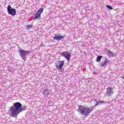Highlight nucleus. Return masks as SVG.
<instances>
[{
    "mask_svg": "<svg viewBox=\"0 0 124 124\" xmlns=\"http://www.w3.org/2000/svg\"><path fill=\"white\" fill-rule=\"evenodd\" d=\"M40 14H38L37 13L36 14L34 20H36V19H38V18H40L41 17Z\"/></svg>",
    "mask_w": 124,
    "mask_h": 124,
    "instance_id": "12",
    "label": "nucleus"
},
{
    "mask_svg": "<svg viewBox=\"0 0 124 124\" xmlns=\"http://www.w3.org/2000/svg\"><path fill=\"white\" fill-rule=\"evenodd\" d=\"M19 53H20V57L22 58L23 60H26L27 57H26L28 54H29V51L24 50L23 49H21L19 51Z\"/></svg>",
    "mask_w": 124,
    "mask_h": 124,
    "instance_id": "4",
    "label": "nucleus"
},
{
    "mask_svg": "<svg viewBox=\"0 0 124 124\" xmlns=\"http://www.w3.org/2000/svg\"><path fill=\"white\" fill-rule=\"evenodd\" d=\"M64 37V36H60L58 35L57 34H55V36L53 37V39H55L56 40L59 41V40H62V38H63Z\"/></svg>",
    "mask_w": 124,
    "mask_h": 124,
    "instance_id": "8",
    "label": "nucleus"
},
{
    "mask_svg": "<svg viewBox=\"0 0 124 124\" xmlns=\"http://www.w3.org/2000/svg\"><path fill=\"white\" fill-rule=\"evenodd\" d=\"M27 109V107H22V104L20 102H16L13 104L8 111V114L13 118H17L18 115L22 112Z\"/></svg>",
    "mask_w": 124,
    "mask_h": 124,
    "instance_id": "1",
    "label": "nucleus"
},
{
    "mask_svg": "<svg viewBox=\"0 0 124 124\" xmlns=\"http://www.w3.org/2000/svg\"><path fill=\"white\" fill-rule=\"evenodd\" d=\"M108 56H113L114 55V53H113L112 52H111L110 51H108Z\"/></svg>",
    "mask_w": 124,
    "mask_h": 124,
    "instance_id": "17",
    "label": "nucleus"
},
{
    "mask_svg": "<svg viewBox=\"0 0 124 124\" xmlns=\"http://www.w3.org/2000/svg\"><path fill=\"white\" fill-rule=\"evenodd\" d=\"M101 58H102V56H98L97 57L96 61H97V62H100V61H101Z\"/></svg>",
    "mask_w": 124,
    "mask_h": 124,
    "instance_id": "14",
    "label": "nucleus"
},
{
    "mask_svg": "<svg viewBox=\"0 0 124 124\" xmlns=\"http://www.w3.org/2000/svg\"><path fill=\"white\" fill-rule=\"evenodd\" d=\"M43 10H44V9H43V8H40L39 10L38 11L37 13L38 14H40V15L41 16V14L43 12Z\"/></svg>",
    "mask_w": 124,
    "mask_h": 124,
    "instance_id": "11",
    "label": "nucleus"
},
{
    "mask_svg": "<svg viewBox=\"0 0 124 124\" xmlns=\"http://www.w3.org/2000/svg\"><path fill=\"white\" fill-rule=\"evenodd\" d=\"M7 12L8 14L12 15V16H14L16 15V10L14 8H12L11 5H9L7 8Z\"/></svg>",
    "mask_w": 124,
    "mask_h": 124,
    "instance_id": "3",
    "label": "nucleus"
},
{
    "mask_svg": "<svg viewBox=\"0 0 124 124\" xmlns=\"http://www.w3.org/2000/svg\"><path fill=\"white\" fill-rule=\"evenodd\" d=\"M107 93L108 95L111 96L112 94L114 93V92L113 91L112 88H108L107 89Z\"/></svg>",
    "mask_w": 124,
    "mask_h": 124,
    "instance_id": "7",
    "label": "nucleus"
},
{
    "mask_svg": "<svg viewBox=\"0 0 124 124\" xmlns=\"http://www.w3.org/2000/svg\"><path fill=\"white\" fill-rule=\"evenodd\" d=\"M99 103H105V101H99L97 102L96 104L95 105V106H97L98 104H99Z\"/></svg>",
    "mask_w": 124,
    "mask_h": 124,
    "instance_id": "15",
    "label": "nucleus"
},
{
    "mask_svg": "<svg viewBox=\"0 0 124 124\" xmlns=\"http://www.w3.org/2000/svg\"><path fill=\"white\" fill-rule=\"evenodd\" d=\"M106 7L107 8H108V9H110V10H112V9H113V7H111L110 5H107Z\"/></svg>",
    "mask_w": 124,
    "mask_h": 124,
    "instance_id": "16",
    "label": "nucleus"
},
{
    "mask_svg": "<svg viewBox=\"0 0 124 124\" xmlns=\"http://www.w3.org/2000/svg\"><path fill=\"white\" fill-rule=\"evenodd\" d=\"M78 111L81 113L82 115L88 116L93 111V109L86 108L84 106H79L78 107Z\"/></svg>",
    "mask_w": 124,
    "mask_h": 124,
    "instance_id": "2",
    "label": "nucleus"
},
{
    "mask_svg": "<svg viewBox=\"0 0 124 124\" xmlns=\"http://www.w3.org/2000/svg\"><path fill=\"white\" fill-rule=\"evenodd\" d=\"M64 61H59V63L56 64V67L57 69L59 70H62V66H63Z\"/></svg>",
    "mask_w": 124,
    "mask_h": 124,
    "instance_id": "6",
    "label": "nucleus"
},
{
    "mask_svg": "<svg viewBox=\"0 0 124 124\" xmlns=\"http://www.w3.org/2000/svg\"><path fill=\"white\" fill-rule=\"evenodd\" d=\"M43 95H48L50 94V93L49 92V89H45L44 91L43 92Z\"/></svg>",
    "mask_w": 124,
    "mask_h": 124,
    "instance_id": "10",
    "label": "nucleus"
},
{
    "mask_svg": "<svg viewBox=\"0 0 124 124\" xmlns=\"http://www.w3.org/2000/svg\"><path fill=\"white\" fill-rule=\"evenodd\" d=\"M31 29H32V25H28L26 26V30H31Z\"/></svg>",
    "mask_w": 124,
    "mask_h": 124,
    "instance_id": "13",
    "label": "nucleus"
},
{
    "mask_svg": "<svg viewBox=\"0 0 124 124\" xmlns=\"http://www.w3.org/2000/svg\"><path fill=\"white\" fill-rule=\"evenodd\" d=\"M60 55L61 56H62V57H64V58H65V59L68 60V61L70 60V58L71 57V54L68 53L67 51H63L62 52Z\"/></svg>",
    "mask_w": 124,
    "mask_h": 124,
    "instance_id": "5",
    "label": "nucleus"
},
{
    "mask_svg": "<svg viewBox=\"0 0 124 124\" xmlns=\"http://www.w3.org/2000/svg\"><path fill=\"white\" fill-rule=\"evenodd\" d=\"M107 63H108V61L106 60L104 62H101V64H100V66H104V67H106V66H107Z\"/></svg>",
    "mask_w": 124,
    "mask_h": 124,
    "instance_id": "9",
    "label": "nucleus"
}]
</instances>
